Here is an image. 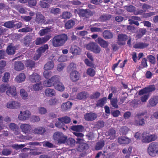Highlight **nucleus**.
Segmentation results:
<instances>
[{
  "label": "nucleus",
  "mask_w": 158,
  "mask_h": 158,
  "mask_svg": "<svg viewBox=\"0 0 158 158\" xmlns=\"http://www.w3.org/2000/svg\"><path fill=\"white\" fill-rule=\"evenodd\" d=\"M131 139L125 137H121L119 138V143L121 144H128L131 142Z\"/></svg>",
  "instance_id": "nucleus-34"
},
{
  "label": "nucleus",
  "mask_w": 158,
  "mask_h": 158,
  "mask_svg": "<svg viewBox=\"0 0 158 158\" xmlns=\"http://www.w3.org/2000/svg\"><path fill=\"white\" fill-rule=\"evenodd\" d=\"M59 121H62L64 123L68 124L70 123L71 121V118L70 117L66 116L63 117L59 118Z\"/></svg>",
  "instance_id": "nucleus-43"
},
{
  "label": "nucleus",
  "mask_w": 158,
  "mask_h": 158,
  "mask_svg": "<svg viewBox=\"0 0 158 158\" xmlns=\"http://www.w3.org/2000/svg\"><path fill=\"white\" fill-rule=\"evenodd\" d=\"M45 17L40 13H38L36 14L35 22L37 24L46 23ZM51 22L50 20L47 21V23H49Z\"/></svg>",
  "instance_id": "nucleus-7"
},
{
  "label": "nucleus",
  "mask_w": 158,
  "mask_h": 158,
  "mask_svg": "<svg viewBox=\"0 0 158 158\" xmlns=\"http://www.w3.org/2000/svg\"><path fill=\"white\" fill-rule=\"evenodd\" d=\"M97 115L96 113L90 112L85 114L84 118L85 121H92L95 120L97 118Z\"/></svg>",
  "instance_id": "nucleus-9"
},
{
  "label": "nucleus",
  "mask_w": 158,
  "mask_h": 158,
  "mask_svg": "<svg viewBox=\"0 0 158 158\" xmlns=\"http://www.w3.org/2000/svg\"><path fill=\"white\" fill-rule=\"evenodd\" d=\"M129 131V129L126 126L122 127L119 130L120 135H126Z\"/></svg>",
  "instance_id": "nucleus-51"
},
{
  "label": "nucleus",
  "mask_w": 158,
  "mask_h": 158,
  "mask_svg": "<svg viewBox=\"0 0 158 158\" xmlns=\"http://www.w3.org/2000/svg\"><path fill=\"white\" fill-rule=\"evenodd\" d=\"M97 42L102 47L105 48L108 46V43L100 37L98 38Z\"/></svg>",
  "instance_id": "nucleus-27"
},
{
  "label": "nucleus",
  "mask_w": 158,
  "mask_h": 158,
  "mask_svg": "<svg viewBox=\"0 0 158 158\" xmlns=\"http://www.w3.org/2000/svg\"><path fill=\"white\" fill-rule=\"evenodd\" d=\"M53 86L56 89L60 91H63L64 89V87L63 84L60 82H59L56 84L53 85Z\"/></svg>",
  "instance_id": "nucleus-37"
},
{
  "label": "nucleus",
  "mask_w": 158,
  "mask_h": 158,
  "mask_svg": "<svg viewBox=\"0 0 158 158\" xmlns=\"http://www.w3.org/2000/svg\"><path fill=\"white\" fill-rule=\"evenodd\" d=\"M89 94L86 91H82L78 93L76 95V99L79 100H84L89 97Z\"/></svg>",
  "instance_id": "nucleus-17"
},
{
  "label": "nucleus",
  "mask_w": 158,
  "mask_h": 158,
  "mask_svg": "<svg viewBox=\"0 0 158 158\" xmlns=\"http://www.w3.org/2000/svg\"><path fill=\"white\" fill-rule=\"evenodd\" d=\"M75 140L73 138H69L67 141L68 144L71 146L75 145Z\"/></svg>",
  "instance_id": "nucleus-64"
},
{
  "label": "nucleus",
  "mask_w": 158,
  "mask_h": 158,
  "mask_svg": "<svg viewBox=\"0 0 158 158\" xmlns=\"http://www.w3.org/2000/svg\"><path fill=\"white\" fill-rule=\"evenodd\" d=\"M32 38L30 35H27L25 36L23 39V44L26 47H28L31 44V42L32 40Z\"/></svg>",
  "instance_id": "nucleus-35"
},
{
  "label": "nucleus",
  "mask_w": 158,
  "mask_h": 158,
  "mask_svg": "<svg viewBox=\"0 0 158 158\" xmlns=\"http://www.w3.org/2000/svg\"><path fill=\"white\" fill-rule=\"evenodd\" d=\"M53 138L55 140L60 144L65 143L67 139L66 136H64L62 133L59 132H55Z\"/></svg>",
  "instance_id": "nucleus-5"
},
{
  "label": "nucleus",
  "mask_w": 158,
  "mask_h": 158,
  "mask_svg": "<svg viewBox=\"0 0 158 158\" xmlns=\"http://www.w3.org/2000/svg\"><path fill=\"white\" fill-rule=\"evenodd\" d=\"M149 44L143 42L137 43L133 45V48L136 49H143L148 47Z\"/></svg>",
  "instance_id": "nucleus-20"
},
{
  "label": "nucleus",
  "mask_w": 158,
  "mask_h": 158,
  "mask_svg": "<svg viewBox=\"0 0 158 158\" xmlns=\"http://www.w3.org/2000/svg\"><path fill=\"white\" fill-rule=\"evenodd\" d=\"M29 80L32 82H39L41 79L40 76L37 73H33L29 77Z\"/></svg>",
  "instance_id": "nucleus-15"
},
{
  "label": "nucleus",
  "mask_w": 158,
  "mask_h": 158,
  "mask_svg": "<svg viewBox=\"0 0 158 158\" xmlns=\"http://www.w3.org/2000/svg\"><path fill=\"white\" fill-rule=\"evenodd\" d=\"M94 46L91 51L95 54L99 53L101 50L100 47L96 43Z\"/></svg>",
  "instance_id": "nucleus-55"
},
{
  "label": "nucleus",
  "mask_w": 158,
  "mask_h": 158,
  "mask_svg": "<svg viewBox=\"0 0 158 158\" xmlns=\"http://www.w3.org/2000/svg\"><path fill=\"white\" fill-rule=\"evenodd\" d=\"M32 131L33 133L35 134L42 135L45 132V128L43 127H38L35 128Z\"/></svg>",
  "instance_id": "nucleus-28"
},
{
  "label": "nucleus",
  "mask_w": 158,
  "mask_h": 158,
  "mask_svg": "<svg viewBox=\"0 0 158 158\" xmlns=\"http://www.w3.org/2000/svg\"><path fill=\"white\" fill-rule=\"evenodd\" d=\"M142 142L144 143H148L155 141L157 139L156 136L153 135H149V133L144 132L142 134Z\"/></svg>",
  "instance_id": "nucleus-4"
},
{
  "label": "nucleus",
  "mask_w": 158,
  "mask_h": 158,
  "mask_svg": "<svg viewBox=\"0 0 158 158\" xmlns=\"http://www.w3.org/2000/svg\"><path fill=\"white\" fill-rule=\"evenodd\" d=\"M9 85L8 84H3L0 86V92H5L6 89H8Z\"/></svg>",
  "instance_id": "nucleus-58"
},
{
  "label": "nucleus",
  "mask_w": 158,
  "mask_h": 158,
  "mask_svg": "<svg viewBox=\"0 0 158 158\" xmlns=\"http://www.w3.org/2000/svg\"><path fill=\"white\" fill-rule=\"evenodd\" d=\"M146 32L147 30L145 28H140L137 31L136 37L138 39H140L144 35Z\"/></svg>",
  "instance_id": "nucleus-38"
},
{
  "label": "nucleus",
  "mask_w": 158,
  "mask_h": 158,
  "mask_svg": "<svg viewBox=\"0 0 158 158\" xmlns=\"http://www.w3.org/2000/svg\"><path fill=\"white\" fill-rule=\"evenodd\" d=\"M9 127L11 130L14 131V134L15 135H18L20 134L19 126L15 123H11L9 124Z\"/></svg>",
  "instance_id": "nucleus-16"
},
{
  "label": "nucleus",
  "mask_w": 158,
  "mask_h": 158,
  "mask_svg": "<svg viewBox=\"0 0 158 158\" xmlns=\"http://www.w3.org/2000/svg\"><path fill=\"white\" fill-rule=\"evenodd\" d=\"M117 102L118 99L117 98H114L110 101L111 105L113 107L115 108H117L118 107Z\"/></svg>",
  "instance_id": "nucleus-57"
},
{
  "label": "nucleus",
  "mask_w": 158,
  "mask_h": 158,
  "mask_svg": "<svg viewBox=\"0 0 158 158\" xmlns=\"http://www.w3.org/2000/svg\"><path fill=\"white\" fill-rule=\"evenodd\" d=\"M80 74L77 70H74L70 74V78L72 81L73 82L77 81L79 79Z\"/></svg>",
  "instance_id": "nucleus-12"
},
{
  "label": "nucleus",
  "mask_w": 158,
  "mask_h": 158,
  "mask_svg": "<svg viewBox=\"0 0 158 158\" xmlns=\"http://www.w3.org/2000/svg\"><path fill=\"white\" fill-rule=\"evenodd\" d=\"M42 85V83L41 82L34 85L33 86V90L35 91L41 90L43 88Z\"/></svg>",
  "instance_id": "nucleus-47"
},
{
  "label": "nucleus",
  "mask_w": 158,
  "mask_h": 158,
  "mask_svg": "<svg viewBox=\"0 0 158 158\" xmlns=\"http://www.w3.org/2000/svg\"><path fill=\"white\" fill-rule=\"evenodd\" d=\"M6 94L8 96H15L16 94L15 87L14 86L9 85L8 90L6 91Z\"/></svg>",
  "instance_id": "nucleus-22"
},
{
  "label": "nucleus",
  "mask_w": 158,
  "mask_h": 158,
  "mask_svg": "<svg viewBox=\"0 0 158 158\" xmlns=\"http://www.w3.org/2000/svg\"><path fill=\"white\" fill-rule=\"evenodd\" d=\"M94 12L89 9H80L79 10L78 14L80 17L89 18L92 16Z\"/></svg>",
  "instance_id": "nucleus-6"
},
{
  "label": "nucleus",
  "mask_w": 158,
  "mask_h": 158,
  "mask_svg": "<svg viewBox=\"0 0 158 158\" xmlns=\"http://www.w3.org/2000/svg\"><path fill=\"white\" fill-rule=\"evenodd\" d=\"M128 39L127 36L123 34H119V45L125 44L126 40Z\"/></svg>",
  "instance_id": "nucleus-23"
},
{
  "label": "nucleus",
  "mask_w": 158,
  "mask_h": 158,
  "mask_svg": "<svg viewBox=\"0 0 158 158\" xmlns=\"http://www.w3.org/2000/svg\"><path fill=\"white\" fill-rule=\"evenodd\" d=\"M50 38V35H47L44 37L37 38L35 40V44L36 45H39L45 43Z\"/></svg>",
  "instance_id": "nucleus-13"
},
{
  "label": "nucleus",
  "mask_w": 158,
  "mask_h": 158,
  "mask_svg": "<svg viewBox=\"0 0 158 158\" xmlns=\"http://www.w3.org/2000/svg\"><path fill=\"white\" fill-rule=\"evenodd\" d=\"M48 48V45L47 44H45L43 46L39 48L37 50V54L35 56L34 59L35 60H38L40 57L41 54L44 53Z\"/></svg>",
  "instance_id": "nucleus-11"
},
{
  "label": "nucleus",
  "mask_w": 158,
  "mask_h": 158,
  "mask_svg": "<svg viewBox=\"0 0 158 158\" xmlns=\"http://www.w3.org/2000/svg\"><path fill=\"white\" fill-rule=\"evenodd\" d=\"M70 128L76 132H82L84 129V127L81 125H73L71 126Z\"/></svg>",
  "instance_id": "nucleus-31"
},
{
  "label": "nucleus",
  "mask_w": 158,
  "mask_h": 158,
  "mask_svg": "<svg viewBox=\"0 0 158 158\" xmlns=\"http://www.w3.org/2000/svg\"><path fill=\"white\" fill-rule=\"evenodd\" d=\"M87 74L91 77H93L95 75V71L93 69L89 68L87 70Z\"/></svg>",
  "instance_id": "nucleus-53"
},
{
  "label": "nucleus",
  "mask_w": 158,
  "mask_h": 158,
  "mask_svg": "<svg viewBox=\"0 0 158 158\" xmlns=\"http://www.w3.org/2000/svg\"><path fill=\"white\" fill-rule=\"evenodd\" d=\"M96 43L93 42H90L87 44L85 47L87 50L92 51V49H93Z\"/></svg>",
  "instance_id": "nucleus-60"
},
{
  "label": "nucleus",
  "mask_w": 158,
  "mask_h": 158,
  "mask_svg": "<svg viewBox=\"0 0 158 158\" xmlns=\"http://www.w3.org/2000/svg\"><path fill=\"white\" fill-rule=\"evenodd\" d=\"M95 127L97 128L100 129L104 126V122L102 120H99L97 121L95 125Z\"/></svg>",
  "instance_id": "nucleus-59"
},
{
  "label": "nucleus",
  "mask_w": 158,
  "mask_h": 158,
  "mask_svg": "<svg viewBox=\"0 0 158 158\" xmlns=\"http://www.w3.org/2000/svg\"><path fill=\"white\" fill-rule=\"evenodd\" d=\"M44 92L45 95L48 97H52L55 96L56 94L55 90L50 88H47L45 89Z\"/></svg>",
  "instance_id": "nucleus-24"
},
{
  "label": "nucleus",
  "mask_w": 158,
  "mask_h": 158,
  "mask_svg": "<svg viewBox=\"0 0 158 158\" xmlns=\"http://www.w3.org/2000/svg\"><path fill=\"white\" fill-rule=\"evenodd\" d=\"M105 145V141L103 140H100L97 142L95 146V148L96 150H101Z\"/></svg>",
  "instance_id": "nucleus-36"
},
{
  "label": "nucleus",
  "mask_w": 158,
  "mask_h": 158,
  "mask_svg": "<svg viewBox=\"0 0 158 158\" xmlns=\"http://www.w3.org/2000/svg\"><path fill=\"white\" fill-rule=\"evenodd\" d=\"M131 19L129 20V21H130V23L131 24H134L137 26H139V23L138 22L135 20L138 21L141 20V19L139 17L136 16H131Z\"/></svg>",
  "instance_id": "nucleus-30"
},
{
  "label": "nucleus",
  "mask_w": 158,
  "mask_h": 158,
  "mask_svg": "<svg viewBox=\"0 0 158 158\" xmlns=\"http://www.w3.org/2000/svg\"><path fill=\"white\" fill-rule=\"evenodd\" d=\"M71 53L74 55H80L81 52V49L77 46H72L70 48Z\"/></svg>",
  "instance_id": "nucleus-21"
},
{
  "label": "nucleus",
  "mask_w": 158,
  "mask_h": 158,
  "mask_svg": "<svg viewBox=\"0 0 158 158\" xmlns=\"http://www.w3.org/2000/svg\"><path fill=\"white\" fill-rule=\"evenodd\" d=\"M72 16L71 13L68 11H65L63 12L60 17L62 19H69Z\"/></svg>",
  "instance_id": "nucleus-45"
},
{
  "label": "nucleus",
  "mask_w": 158,
  "mask_h": 158,
  "mask_svg": "<svg viewBox=\"0 0 158 158\" xmlns=\"http://www.w3.org/2000/svg\"><path fill=\"white\" fill-rule=\"evenodd\" d=\"M147 152L149 155L155 156L158 153V143L153 142L149 144L147 149Z\"/></svg>",
  "instance_id": "nucleus-2"
},
{
  "label": "nucleus",
  "mask_w": 158,
  "mask_h": 158,
  "mask_svg": "<svg viewBox=\"0 0 158 158\" xmlns=\"http://www.w3.org/2000/svg\"><path fill=\"white\" fill-rule=\"evenodd\" d=\"M115 131L113 129H110L108 131V134L110 136L109 138L111 139H114L115 138Z\"/></svg>",
  "instance_id": "nucleus-49"
},
{
  "label": "nucleus",
  "mask_w": 158,
  "mask_h": 158,
  "mask_svg": "<svg viewBox=\"0 0 158 158\" xmlns=\"http://www.w3.org/2000/svg\"><path fill=\"white\" fill-rule=\"evenodd\" d=\"M24 149H26L27 150H29L30 151V152H29L30 156H31L32 155L35 156L36 155H39L41 154V152H36L35 151V149H34L27 148H24Z\"/></svg>",
  "instance_id": "nucleus-42"
},
{
  "label": "nucleus",
  "mask_w": 158,
  "mask_h": 158,
  "mask_svg": "<svg viewBox=\"0 0 158 158\" xmlns=\"http://www.w3.org/2000/svg\"><path fill=\"white\" fill-rule=\"evenodd\" d=\"M100 93L98 92H96L93 93L90 96V98L92 99H96L98 98L100 96Z\"/></svg>",
  "instance_id": "nucleus-56"
},
{
  "label": "nucleus",
  "mask_w": 158,
  "mask_h": 158,
  "mask_svg": "<svg viewBox=\"0 0 158 158\" xmlns=\"http://www.w3.org/2000/svg\"><path fill=\"white\" fill-rule=\"evenodd\" d=\"M75 22L73 19L68 20L65 23L64 27L66 29H69L73 28L75 24Z\"/></svg>",
  "instance_id": "nucleus-26"
},
{
  "label": "nucleus",
  "mask_w": 158,
  "mask_h": 158,
  "mask_svg": "<svg viewBox=\"0 0 158 158\" xmlns=\"http://www.w3.org/2000/svg\"><path fill=\"white\" fill-rule=\"evenodd\" d=\"M148 59L149 62L150 63L153 65L155 64L156 62L155 57L152 55H148L147 57Z\"/></svg>",
  "instance_id": "nucleus-54"
},
{
  "label": "nucleus",
  "mask_w": 158,
  "mask_h": 158,
  "mask_svg": "<svg viewBox=\"0 0 158 158\" xmlns=\"http://www.w3.org/2000/svg\"><path fill=\"white\" fill-rule=\"evenodd\" d=\"M49 31V29L48 27H46L45 29H42L40 31L39 34L40 36H43L48 34Z\"/></svg>",
  "instance_id": "nucleus-48"
},
{
  "label": "nucleus",
  "mask_w": 158,
  "mask_h": 158,
  "mask_svg": "<svg viewBox=\"0 0 158 158\" xmlns=\"http://www.w3.org/2000/svg\"><path fill=\"white\" fill-rule=\"evenodd\" d=\"M26 77L23 73H20L18 76L16 77L15 79L19 82H21L25 81Z\"/></svg>",
  "instance_id": "nucleus-39"
},
{
  "label": "nucleus",
  "mask_w": 158,
  "mask_h": 158,
  "mask_svg": "<svg viewBox=\"0 0 158 158\" xmlns=\"http://www.w3.org/2000/svg\"><path fill=\"white\" fill-rule=\"evenodd\" d=\"M72 104V103L69 101L63 103L61 106L62 110L65 111L70 109L71 108Z\"/></svg>",
  "instance_id": "nucleus-32"
},
{
  "label": "nucleus",
  "mask_w": 158,
  "mask_h": 158,
  "mask_svg": "<svg viewBox=\"0 0 158 158\" xmlns=\"http://www.w3.org/2000/svg\"><path fill=\"white\" fill-rule=\"evenodd\" d=\"M25 64L27 68L31 69L35 68V62L30 60H27L25 61Z\"/></svg>",
  "instance_id": "nucleus-33"
},
{
  "label": "nucleus",
  "mask_w": 158,
  "mask_h": 158,
  "mask_svg": "<svg viewBox=\"0 0 158 158\" xmlns=\"http://www.w3.org/2000/svg\"><path fill=\"white\" fill-rule=\"evenodd\" d=\"M149 106L151 107L156 106L158 103V96H153L149 100Z\"/></svg>",
  "instance_id": "nucleus-19"
},
{
  "label": "nucleus",
  "mask_w": 158,
  "mask_h": 158,
  "mask_svg": "<svg viewBox=\"0 0 158 158\" xmlns=\"http://www.w3.org/2000/svg\"><path fill=\"white\" fill-rule=\"evenodd\" d=\"M3 26L9 28H13L14 27V22L13 21H8L5 22Z\"/></svg>",
  "instance_id": "nucleus-52"
},
{
  "label": "nucleus",
  "mask_w": 158,
  "mask_h": 158,
  "mask_svg": "<svg viewBox=\"0 0 158 158\" xmlns=\"http://www.w3.org/2000/svg\"><path fill=\"white\" fill-rule=\"evenodd\" d=\"M111 18V15L108 14L103 15L100 17V19L102 21L109 20Z\"/></svg>",
  "instance_id": "nucleus-63"
},
{
  "label": "nucleus",
  "mask_w": 158,
  "mask_h": 158,
  "mask_svg": "<svg viewBox=\"0 0 158 158\" xmlns=\"http://www.w3.org/2000/svg\"><path fill=\"white\" fill-rule=\"evenodd\" d=\"M103 37L106 39H110L112 38L113 35L111 32L108 30H105L103 33Z\"/></svg>",
  "instance_id": "nucleus-40"
},
{
  "label": "nucleus",
  "mask_w": 158,
  "mask_h": 158,
  "mask_svg": "<svg viewBox=\"0 0 158 158\" xmlns=\"http://www.w3.org/2000/svg\"><path fill=\"white\" fill-rule=\"evenodd\" d=\"M148 66L147 60L145 58H143L141 62L140 66H139V67L140 69H142L147 68Z\"/></svg>",
  "instance_id": "nucleus-50"
},
{
  "label": "nucleus",
  "mask_w": 158,
  "mask_h": 158,
  "mask_svg": "<svg viewBox=\"0 0 158 158\" xmlns=\"http://www.w3.org/2000/svg\"><path fill=\"white\" fill-rule=\"evenodd\" d=\"M52 72L49 70H45L43 73L44 76L47 79L49 78L51 76Z\"/></svg>",
  "instance_id": "nucleus-62"
},
{
  "label": "nucleus",
  "mask_w": 158,
  "mask_h": 158,
  "mask_svg": "<svg viewBox=\"0 0 158 158\" xmlns=\"http://www.w3.org/2000/svg\"><path fill=\"white\" fill-rule=\"evenodd\" d=\"M76 69V64L73 63H71L69 65L67 68V70L68 72H72L74 71V69Z\"/></svg>",
  "instance_id": "nucleus-61"
},
{
  "label": "nucleus",
  "mask_w": 158,
  "mask_h": 158,
  "mask_svg": "<svg viewBox=\"0 0 158 158\" xmlns=\"http://www.w3.org/2000/svg\"><path fill=\"white\" fill-rule=\"evenodd\" d=\"M68 39V36L65 34H62L54 36L52 40L53 46L58 47L63 46Z\"/></svg>",
  "instance_id": "nucleus-1"
},
{
  "label": "nucleus",
  "mask_w": 158,
  "mask_h": 158,
  "mask_svg": "<svg viewBox=\"0 0 158 158\" xmlns=\"http://www.w3.org/2000/svg\"><path fill=\"white\" fill-rule=\"evenodd\" d=\"M20 128L22 131L25 134H29L31 129V127L30 125L23 123L20 125Z\"/></svg>",
  "instance_id": "nucleus-14"
},
{
  "label": "nucleus",
  "mask_w": 158,
  "mask_h": 158,
  "mask_svg": "<svg viewBox=\"0 0 158 158\" xmlns=\"http://www.w3.org/2000/svg\"><path fill=\"white\" fill-rule=\"evenodd\" d=\"M6 52L9 55H13L15 52V47L9 46L7 48Z\"/></svg>",
  "instance_id": "nucleus-41"
},
{
  "label": "nucleus",
  "mask_w": 158,
  "mask_h": 158,
  "mask_svg": "<svg viewBox=\"0 0 158 158\" xmlns=\"http://www.w3.org/2000/svg\"><path fill=\"white\" fill-rule=\"evenodd\" d=\"M156 89L155 85H150L144 88L143 89L139 90V95H143L155 91Z\"/></svg>",
  "instance_id": "nucleus-8"
},
{
  "label": "nucleus",
  "mask_w": 158,
  "mask_h": 158,
  "mask_svg": "<svg viewBox=\"0 0 158 158\" xmlns=\"http://www.w3.org/2000/svg\"><path fill=\"white\" fill-rule=\"evenodd\" d=\"M14 68L17 71H21L24 68V64L21 61H15L14 64Z\"/></svg>",
  "instance_id": "nucleus-18"
},
{
  "label": "nucleus",
  "mask_w": 158,
  "mask_h": 158,
  "mask_svg": "<svg viewBox=\"0 0 158 158\" xmlns=\"http://www.w3.org/2000/svg\"><path fill=\"white\" fill-rule=\"evenodd\" d=\"M60 77L58 75H54L51 77V80L53 85L58 83L60 81Z\"/></svg>",
  "instance_id": "nucleus-46"
},
{
  "label": "nucleus",
  "mask_w": 158,
  "mask_h": 158,
  "mask_svg": "<svg viewBox=\"0 0 158 158\" xmlns=\"http://www.w3.org/2000/svg\"><path fill=\"white\" fill-rule=\"evenodd\" d=\"M31 115V113L28 110L24 111H21L18 116L19 119L20 120L25 121L29 118Z\"/></svg>",
  "instance_id": "nucleus-10"
},
{
  "label": "nucleus",
  "mask_w": 158,
  "mask_h": 158,
  "mask_svg": "<svg viewBox=\"0 0 158 158\" xmlns=\"http://www.w3.org/2000/svg\"><path fill=\"white\" fill-rule=\"evenodd\" d=\"M76 143L78 144L77 150L80 152H85L89 148L88 144L84 142V140L81 139L77 138Z\"/></svg>",
  "instance_id": "nucleus-3"
},
{
  "label": "nucleus",
  "mask_w": 158,
  "mask_h": 158,
  "mask_svg": "<svg viewBox=\"0 0 158 158\" xmlns=\"http://www.w3.org/2000/svg\"><path fill=\"white\" fill-rule=\"evenodd\" d=\"M20 106L19 103L16 101H12L10 102L7 103L6 106L7 108L15 109L19 107Z\"/></svg>",
  "instance_id": "nucleus-25"
},
{
  "label": "nucleus",
  "mask_w": 158,
  "mask_h": 158,
  "mask_svg": "<svg viewBox=\"0 0 158 158\" xmlns=\"http://www.w3.org/2000/svg\"><path fill=\"white\" fill-rule=\"evenodd\" d=\"M54 66V63L53 61L48 62L45 65L44 69L47 70H50L52 69Z\"/></svg>",
  "instance_id": "nucleus-44"
},
{
  "label": "nucleus",
  "mask_w": 158,
  "mask_h": 158,
  "mask_svg": "<svg viewBox=\"0 0 158 158\" xmlns=\"http://www.w3.org/2000/svg\"><path fill=\"white\" fill-rule=\"evenodd\" d=\"M106 101L107 98L106 97H104L99 99L96 104V106L98 107H102L106 103Z\"/></svg>",
  "instance_id": "nucleus-29"
}]
</instances>
